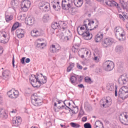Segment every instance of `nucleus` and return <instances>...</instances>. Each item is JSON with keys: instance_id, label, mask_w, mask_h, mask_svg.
<instances>
[{"instance_id": "obj_58", "label": "nucleus", "mask_w": 128, "mask_h": 128, "mask_svg": "<svg viewBox=\"0 0 128 128\" xmlns=\"http://www.w3.org/2000/svg\"><path fill=\"white\" fill-rule=\"evenodd\" d=\"M78 86H79V88H84V85L82 84H80V85Z\"/></svg>"}, {"instance_id": "obj_62", "label": "nucleus", "mask_w": 128, "mask_h": 128, "mask_svg": "<svg viewBox=\"0 0 128 128\" xmlns=\"http://www.w3.org/2000/svg\"><path fill=\"white\" fill-rule=\"evenodd\" d=\"M120 18L122 20H124V16H120Z\"/></svg>"}, {"instance_id": "obj_19", "label": "nucleus", "mask_w": 128, "mask_h": 128, "mask_svg": "<svg viewBox=\"0 0 128 128\" xmlns=\"http://www.w3.org/2000/svg\"><path fill=\"white\" fill-rule=\"evenodd\" d=\"M60 50V46L58 44H53L50 46V51L54 54L58 52Z\"/></svg>"}, {"instance_id": "obj_20", "label": "nucleus", "mask_w": 128, "mask_h": 128, "mask_svg": "<svg viewBox=\"0 0 128 128\" xmlns=\"http://www.w3.org/2000/svg\"><path fill=\"white\" fill-rule=\"evenodd\" d=\"M54 110L55 112H58V110H62L64 108V105H62V101L58 100L57 101V103H54ZM56 108H58L57 110Z\"/></svg>"}, {"instance_id": "obj_12", "label": "nucleus", "mask_w": 128, "mask_h": 128, "mask_svg": "<svg viewBox=\"0 0 128 128\" xmlns=\"http://www.w3.org/2000/svg\"><path fill=\"white\" fill-rule=\"evenodd\" d=\"M89 50L88 49L86 48H83L80 50L78 52V56L84 58V56H88V54Z\"/></svg>"}, {"instance_id": "obj_13", "label": "nucleus", "mask_w": 128, "mask_h": 128, "mask_svg": "<svg viewBox=\"0 0 128 128\" xmlns=\"http://www.w3.org/2000/svg\"><path fill=\"white\" fill-rule=\"evenodd\" d=\"M36 80H38L40 86L41 84H44L46 82L47 78L42 75V74H40V75H37L36 76Z\"/></svg>"}, {"instance_id": "obj_38", "label": "nucleus", "mask_w": 128, "mask_h": 128, "mask_svg": "<svg viewBox=\"0 0 128 128\" xmlns=\"http://www.w3.org/2000/svg\"><path fill=\"white\" fill-rule=\"evenodd\" d=\"M84 116V111L82 109H80L78 115V118H82V116Z\"/></svg>"}, {"instance_id": "obj_14", "label": "nucleus", "mask_w": 128, "mask_h": 128, "mask_svg": "<svg viewBox=\"0 0 128 128\" xmlns=\"http://www.w3.org/2000/svg\"><path fill=\"white\" fill-rule=\"evenodd\" d=\"M48 8H50V4L48 2H43L40 4V10L43 12H46Z\"/></svg>"}, {"instance_id": "obj_32", "label": "nucleus", "mask_w": 128, "mask_h": 128, "mask_svg": "<svg viewBox=\"0 0 128 128\" xmlns=\"http://www.w3.org/2000/svg\"><path fill=\"white\" fill-rule=\"evenodd\" d=\"M64 34L65 36V38L67 40H68L70 38L72 37V33L70 32V31L67 30L64 32Z\"/></svg>"}, {"instance_id": "obj_1", "label": "nucleus", "mask_w": 128, "mask_h": 128, "mask_svg": "<svg viewBox=\"0 0 128 128\" xmlns=\"http://www.w3.org/2000/svg\"><path fill=\"white\" fill-rule=\"evenodd\" d=\"M98 26V21L86 20L84 22V25L78 28L77 31L78 34L84 36V40H90L92 38V35L90 34L88 30H96Z\"/></svg>"}, {"instance_id": "obj_51", "label": "nucleus", "mask_w": 128, "mask_h": 128, "mask_svg": "<svg viewBox=\"0 0 128 128\" xmlns=\"http://www.w3.org/2000/svg\"><path fill=\"white\" fill-rule=\"evenodd\" d=\"M94 60H95L96 62H100V58H98L97 56H95L94 58Z\"/></svg>"}, {"instance_id": "obj_29", "label": "nucleus", "mask_w": 128, "mask_h": 128, "mask_svg": "<svg viewBox=\"0 0 128 128\" xmlns=\"http://www.w3.org/2000/svg\"><path fill=\"white\" fill-rule=\"evenodd\" d=\"M74 4L77 8H80L82 6V0H75L74 1Z\"/></svg>"}, {"instance_id": "obj_11", "label": "nucleus", "mask_w": 128, "mask_h": 128, "mask_svg": "<svg viewBox=\"0 0 128 128\" xmlns=\"http://www.w3.org/2000/svg\"><path fill=\"white\" fill-rule=\"evenodd\" d=\"M112 98H110V96H108L105 98L102 99L100 101V102L102 104L103 108H108L110 104H112Z\"/></svg>"}, {"instance_id": "obj_16", "label": "nucleus", "mask_w": 128, "mask_h": 128, "mask_svg": "<svg viewBox=\"0 0 128 128\" xmlns=\"http://www.w3.org/2000/svg\"><path fill=\"white\" fill-rule=\"evenodd\" d=\"M35 46L36 48H44V46H46V43L44 42L43 39H38L35 42Z\"/></svg>"}, {"instance_id": "obj_8", "label": "nucleus", "mask_w": 128, "mask_h": 128, "mask_svg": "<svg viewBox=\"0 0 128 128\" xmlns=\"http://www.w3.org/2000/svg\"><path fill=\"white\" fill-rule=\"evenodd\" d=\"M30 81L33 88H40V84L36 80V76L31 75L30 77Z\"/></svg>"}, {"instance_id": "obj_42", "label": "nucleus", "mask_w": 128, "mask_h": 128, "mask_svg": "<svg viewBox=\"0 0 128 128\" xmlns=\"http://www.w3.org/2000/svg\"><path fill=\"white\" fill-rule=\"evenodd\" d=\"M84 128H92V125L90 124V123H86L84 124Z\"/></svg>"}, {"instance_id": "obj_39", "label": "nucleus", "mask_w": 128, "mask_h": 128, "mask_svg": "<svg viewBox=\"0 0 128 128\" xmlns=\"http://www.w3.org/2000/svg\"><path fill=\"white\" fill-rule=\"evenodd\" d=\"M107 89L108 90H112V89L114 88V84H108L107 85Z\"/></svg>"}, {"instance_id": "obj_63", "label": "nucleus", "mask_w": 128, "mask_h": 128, "mask_svg": "<svg viewBox=\"0 0 128 128\" xmlns=\"http://www.w3.org/2000/svg\"><path fill=\"white\" fill-rule=\"evenodd\" d=\"M11 112L12 113V114H14V113H16V110H12V112Z\"/></svg>"}, {"instance_id": "obj_43", "label": "nucleus", "mask_w": 128, "mask_h": 128, "mask_svg": "<svg viewBox=\"0 0 128 128\" xmlns=\"http://www.w3.org/2000/svg\"><path fill=\"white\" fill-rule=\"evenodd\" d=\"M12 20V16H6V22H10Z\"/></svg>"}, {"instance_id": "obj_24", "label": "nucleus", "mask_w": 128, "mask_h": 128, "mask_svg": "<svg viewBox=\"0 0 128 128\" xmlns=\"http://www.w3.org/2000/svg\"><path fill=\"white\" fill-rule=\"evenodd\" d=\"M102 38H104V34L100 32H99L95 36V42H100Z\"/></svg>"}, {"instance_id": "obj_3", "label": "nucleus", "mask_w": 128, "mask_h": 128, "mask_svg": "<svg viewBox=\"0 0 128 128\" xmlns=\"http://www.w3.org/2000/svg\"><path fill=\"white\" fill-rule=\"evenodd\" d=\"M118 98L122 100H124L128 98V88L126 86H124L121 88L118 92Z\"/></svg>"}, {"instance_id": "obj_41", "label": "nucleus", "mask_w": 128, "mask_h": 128, "mask_svg": "<svg viewBox=\"0 0 128 128\" xmlns=\"http://www.w3.org/2000/svg\"><path fill=\"white\" fill-rule=\"evenodd\" d=\"M62 8L63 10H68V8H66L68 4H64V2H62Z\"/></svg>"}, {"instance_id": "obj_2", "label": "nucleus", "mask_w": 128, "mask_h": 128, "mask_svg": "<svg viewBox=\"0 0 128 128\" xmlns=\"http://www.w3.org/2000/svg\"><path fill=\"white\" fill-rule=\"evenodd\" d=\"M116 36L119 40H126V32L122 28L116 27L115 29Z\"/></svg>"}, {"instance_id": "obj_44", "label": "nucleus", "mask_w": 128, "mask_h": 128, "mask_svg": "<svg viewBox=\"0 0 128 128\" xmlns=\"http://www.w3.org/2000/svg\"><path fill=\"white\" fill-rule=\"evenodd\" d=\"M72 50H74V52H76L77 50H78V46L76 45H74L72 48Z\"/></svg>"}, {"instance_id": "obj_57", "label": "nucleus", "mask_w": 128, "mask_h": 128, "mask_svg": "<svg viewBox=\"0 0 128 128\" xmlns=\"http://www.w3.org/2000/svg\"><path fill=\"white\" fill-rule=\"evenodd\" d=\"M87 120L86 117L84 116L82 118V122H86Z\"/></svg>"}, {"instance_id": "obj_47", "label": "nucleus", "mask_w": 128, "mask_h": 128, "mask_svg": "<svg viewBox=\"0 0 128 128\" xmlns=\"http://www.w3.org/2000/svg\"><path fill=\"white\" fill-rule=\"evenodd\" d=\"M72 70V67H70V66H68L67 68V70H66L67 72H70V70Z\"/></svg>"}, {"instance_id": "obj_15", "label": "nucleus", "mask_w": 128, "mask_h": 128, "mask_svg": "<svg viewBox=\"0 0 128 128\" xmlns=\"http://www.w3.org/2000/svg\"><path fill=\"white\" fill-rule=\"evenodd\" d=\"M44 34V31L42 30H34L31 32V35L34 38L40 36Z\"/></svg>"}, {"instance_id": "obj_54", "label": "nucleus", "mask_w": 128, "mask_h": 128, "mask_svg": "<svg viewBox=\"0 0 128 128\" xmlns=\"http://www.w3.org/2000/svg\"><path fill=\"white\" fill-rule=\"evenodd\" d=\"M30 62V59L29 58H26V64H28V62Z\"/></svg>"}, {"instance_id": "obj_48", "label": "nucleus", "mask_w": 128, "mask_h": 128, "mask_svg": "<svg viewBox=\"0 0 128 128\" xmlns=\"http://www.w3.org/2000/svg\"><path fill=\"white\" fill-rule=\"evenodd\" d=\"M77 68H78V70H82V66H80V64L77 63Z\"/></svg>"}, {"instance_id": "obj_46", "label": "nucleus", "mask_w": 128, "mask_h": 128, "mask_svg": "<svg viewBox=\"0 0 128 128\" xmlns=\"http://www.w3.org/2000/svg\"><path fill=\"white\" fill-rule=\"evenodd\" d=\"M72 112H74V114H76L78 112V108H74L72 110Z\"/></svg>"}, {"instance_id": "obj_53", "label": "nucleus", "mask_w": 128, "mask_h": 128, "mask_svg": "<svg viewBox=\"0 0 128 128\" xmlns=\"http://www.w3.org/2000/svg\"><path fill=\"white\" fill-rule=\"evenodd\" d=\"M92 16V14L88 12H86V14H85V16Z\"/></svg>"}, {"instance_id": "obj_18", "label": "nucleus", "mask_w": 128, "mask_h": 128, "mask_svg": "<svg viewBox=\"0 0 128 128\" xmlns=\"http://www.w3.org/2000/svg\"><path fill=\"white\" fill-rule=\"evenodd\" d=\"M104 64L106 66V70L108 72L112 70L114 68V62H112V61H106L104 63Z\"/></svg>"}, {"instance_id": "obj_59", "label": "nucleus", "mask_w": 128, "mask_h": 128, "mask_svg": "<svg viewBox=\"0 0 128 128\" xmlns=\"http://www.w3.org/2000/svg\"><path fill=\"white\" fill-rule=\"evenodd\" d=\"M52 8H54V10H56V6L54 4H53Z\"/></svg>"}, {"instance_id": "obj_31", "label": "nucleus", "mask_w": 128, "mask_h": 128, "mask_svg": "<svg viewBox=\"0 0 128 128\" xmlns=\"http://www.w3.org/2000/svg\"><path fill=\"white\" fill-rule=\"evenodd\" d=\"M10 6L13 8H15L18 6V0H12L10 2Z\"/></svg>"}, {"instance_id": "obj_35", "label": "nucleus", "mask_w": 128, "mask_h": 128, "mask_svg": "<svg viewBox=\"0 0 128 128\" xmlns=\"http://www.w3.org/2000/svg\"><path fill=\"white\" fill-rule=\"evenodd\" d=\"M20 26V23L16 22L15 24H14L12 26V28H11V32H14Z\"/></svg>"}, {"instance_id": "obj_9", "label": "nucleus", "mask_w": 128, "mask_h": 128, "mask_svg": "<svg viewBox=\"0 0 128 128\" xmlns=\"http://www.w3.org/2000/svg\"><path fill=\"white\" fill-rule=\"evenodd\" d=\"M120 121L123 124L128 125V113H122L119 116Z\"/></svg>"}, {"instance_id": "obj_5", "label": "nucleus", "mask_w": 128, "mask_h": 128, "mask_svg": "<svg viewBox=\"0 0 128 128\" xmlns=\"http://www.w3.org/2000/svg\"><path fill=\"white\" fill-rule=\"evenodd\" d=\"M10 40V34L5 31L0 32V42L6 44Z\"/></svg>"}, {"instance_id": "obj_30", "label": "nucleus", "mask_w": 128, "mask_h": 128, "mask_svg": "<svg viewBox=\"0 0 128 128\" xmlns=\"http://www.w3.org/2000/svg\"><path fill=\"white\" fill-rule=\"evenodd\" d=\"M94 126L95 128H104V125L100 121H96Z\"/></svg>"}, {"instance_id": "obj_4", "label": "nucleus", "mask_w": 128, "mask_h": 128, "mask_svg": "<svg viewBox=\"0 0 128 128\" xmlns=\"http://www.w3.org/2000/svg\"><path fill=\"white\" fill-rule=\"evenodd\" d=\"M32 104L35 106H40L42 104V99L38 96L33 95L31 97Z\"/></svg>"}, {"instance_id": "obj_40", "label": "nucleus", "mask_w": 128, "mask_h": 128, "mask_svg": "<svg viewBox=\"0 0 128 128\" xmlns=\"http://www.w3.org/2000/svg\"><path fill=\"white\" fill-rule=\"evenodd\" d=\"M84 80L86 82H88V84H92V79H90L88 76L85 77Z\"/></svg>"}, {"instance_id": "obj_56", "label": "nucleus", "mask_w": 128, "mask_h": 128, "mask_svg": "<svg viewBox=\"0 0 128 128\" xmlns=\"http://www.w3.org/2000/svg\"><path fill=\"white\" fill-rule=\"evenodd\" d=\"M12 66L14 68V57L13 56L12 60Z\"/></svg>"}, {"instance_id": "obj_60", "label": "nucleus", "mask_w": 128, "mask_h": 128, "mask_svg": "<svg viewBox=\"0 0 128 128\" xmlns=\"http://www.w3.org/2000/svg\"><path fill=\"white\" fill-rule=\"evenodd\" d=\"M67 8L68 9V8H70V4H67Z\"/></svg>"}, {"instance_id": "obj_17", "label": "nucleus", "mask_w": 128, "mask_h": 128, "mask_svg": "<svg viewBox=\"0 0 128 128\" xmlns=\"http://www.w3.org/2000/svg\"><path fill=\"white\" fill-rule=\"evenodd\" d=\"M22 122V118L20 116L14 117L12 119V124L14 126H18Z\"/></svg>"}, {"instance_id": "obj_23", "label": "nucleus", "mask_w": 128, "mask_h": 128, "mask_svg": "<svg viewBox=\"0 0 128 128\" xmlns=\"http://www.w3.org/2000/svg\"><path fill=\"white\" fill-rule=\"evenodd\" d=\"M105 4H107V6H116V8H118V4L114 0H108V2L105 1Z\"/></svg>"}, {"instance_id": "obj_6", "label": "nucleus", "mask_w": 128, "mask_h": 128, "mask_svg": "<svg viewBox=\"0 0 128 128\" xmlns=\"http://www.w3.org/2000/svg\"><path fill=\"white\" fill-rule=\"evenodd\" d=\"M30 1L29 0H23L20 4L21 10L22 12H28V8H30Z\"/></svg>"}, {"instance_id": "obj_55", "label": "nucleus", "mask_w": 128, "mask_h": 128, "mask_svg": "<svg viewBox=\"0 0 128 128\" xmlns=\"http://www.w3.org/2000/svg\"><path fill=\"white\" fill-rule=\"evenodd\" d=\"M50 34H54V29H51L50 30Z\"/></svg>"}, {"instance_id": "obj_33", "label": "nucleus", "mask_w": 128, "mask_h": 128, "mask_svg": "<svg viewBox=\"0 0 128 128\" xmlns=\"http://www.w3.org/2000/svg\"><path fill=\"white\" fill-rule=\"evenodd\" d=\"M60 26V22L58 23L57 22H54L52 24V28L53 30H56Z\"/></svg>"}, {"instance_id": "obj_61", "label": "nucleus", "mask_w": 128, "mask_h": 128, "mask_svg": "<svg viewBox=\"0 0 128 128\" xmlns=\"http://www.w3.org/2000/svg\"><path fill=\"white\" fill-rule=\"evenodd\" d=\"M6 14H8V12H6L5 14V16H12V15H8Z\"/></svg>"}, {"instance_id": "obj_49", "label": "nucleus", "mask_w": 128, "mask_h": 128, "mask_svg": "<svg viewBox=\"0 0 128 128\" xmlns=\"http://www.w3.org/2000/svg\"><path fill=\"white\" fill-rule=\"evenodd\" d=\"M69 66H70L72 68H74V63H72V62L70 63Z\"/></svg>"}, {"instance_id": "obj_34", "label": "nucleus", "mask_w": 128, "mask_h": 128, "mask_svg": "<svg viewBox=\"0 0 128 128\" xmlns=\"http://www.w3.org/2000/svg\"><path fill=\"white\" fill-rule=\"evenodd\" d=\"M2 76L4 78H8L10 76V72L9 70H5L2 72Z\"/></svg>"}, {"instance_id": "obj_10", "label": "nucleus", "mask_w": 128, "mask_h": 128, "mask_svg": "<svg viewBox=\"0 0 128 128\" xmlns=\"http://www.w3.org/2000/svg\"><path fill=\"white\" fill-rule=\"evenodd\" d=\"M114 42V40L112 38H104L102 42V44L104 48H108Z\"/></svg>"}, {"instance_id": "obj_50", "label": "nucleus", "mask_w": 128, "mask_h": 128, "mask_svg": "<svg viewBox=\"0 0 128 128\" xmlns=\"http://www.w3.org/2000/svg\"><path fill=\"white\" fill-rule=\"evenodd\" d=\"M25 60H26V58H24V57L22 58L21 59L20 62L22 64H24Z\"/></svg>"}, {"instance_id": "obj_37", "label": "nucleus", "mask_w": 128, "mask_h": 128, "mask_svg": "<svg viewBox=\"0 0 128 128\" xmlns=\"http://www.w3.org/2000/svg\"><path fill=\"white\" fill-rule=\"evenodd\" d=\"M76 76H71L70 78V80L72 82V84H76Z\"/></svg>"}, {"instance_id": "obj_7", "label": "nucleus", "mask_w": 128, "mask_h": 128, "mask_svg": "<svg viewBox=\"0 0 128 128\" xmlns=\"http://www.w3.org/2000/svg\"><path fill=\"white\" fill-rule=\"evenodd\" d=\"M7 94L10 98L14 100L20 96V92L18 90L12 89L7 92Z\"/></svg>"}, {"instance_id": "obj_52", "label": "nucleus", "mask_w": 128, "mask_h": 128, "mask_svg": "<svg viewBox=\"0 0 128 128\" xmlns=\"http://www.w3.org/2000/svg\"><path fill=\"white\" fill-rule=\"evenodd\" d=\"M2 52H4V49H2V46H0V55H1Z\"/></svg>"}, {"instance_id": "obj_64", "label": "nucleus", "mask_w": 128, "mask_h": 128, "mask_svg": "<svg viewBox=\"0 0 128 128\" xmlns=\"http://www.w3.org/2000/svg\"><path fill=\"white\" fill-rule=\"evenodd\" d=\"M115 96H118V92L116 90H115Z\"/></svg>"}, {"instance_id": "obj_27", "label": "nucleus", "mask_w": 128, "mask_h": 128, "mask_svg": "<svg viewBox=\"0 0 128 128\" xmlns=\"http://www.w3.org/2000/svg\"><path fill=\"white\" fill-rule=\"evenodd\" d=\"M60 28H61V30H66L68 23L62 21L60 22Z\"/></svg>"}, {"instance_id": "obj_25", "label": "nucleus", "mask_w": 128, "mask_h": 128, "mask_svg": "<svg viewBox=\"0 0 128 128\" xmlns=\"http://www.w3.org/2000/svg\"><path fill=\"white\" fill-rule=\"evenodd\" d=\"M0 118H3V120L8 118V112L4 109H1L0 110Z\"/></svg>"}, {"instance_id": "obj_45", "label": "nucleus", "mask_w": 128, "mask_h": 128, "mask_svg": "<svg viewBox=\"0 0 128 128\" xmlns=\"http://www.w3.org/2000/svg\"><path fill=\"white\" fill-rule=\"evenodd\" d=\"M64 104L67 108L70 106V102L68 101H65Z\"/></svg>"}, {"instance_id": "obj_22", "label": "nucleus", "mask_w": 128, "mask_h": 128, "mask_svg": "<svg viewBox=\"0 0 128 128\" xmlns=\"http://www.w3.org/2000/svg\"><path fill=\"white\" fill-rule=\"evenodd\" d=\"M128 82V76L126 75L122 76L118 80L120 84H126Z\"/></svg>"}, {"instance_id": "obj_26", "label": "nucleus", "mask_w": 128, "mask_h": 128, "mask_svg": "<svg viewBox=\"0 0 128 128\" xmlns=\"http://www.w3.org/2000/svg\"><path fill=\"white\" fill-rule=\"evenodd\" d=\"M34 22V18L30 16H28L26 18L25 22L26 24H28V26H32Z\"/></svg>"}, {"instance_id": "obj_36", "label": "nucleus", "mask_w": 128, "mask_h": 128, "mask_svg": "<svg viewBox=\"0 0 128 128\" xmlns=\"http://www.w3.org/2000/svg\"><path fill=\"white\" fill-rule=\"evenodd\" d=\"M70 126H72V128H80V125L79 124L74 122H70Z\"/></svg>"}, {"instance_id": "obj_28", "label": "nucleus", "mask_w": 128, "mask_h": 128, "mask_svg": "<svg viewBox=\"0 0 128 128\" xmlns=\"http://www.w3.org/2000/svg\"><path fill=\"white\" fill-rule=\"evenodd\" d=\"M120 2L121 4V8L124 10L128 8V3L124 2V0H120Z\"/></svg>"}, {"instance_id": "obj_21", "label": "nucleus", "mask_w": 128, "mask_h": 128, "mask_svg": "<svg viewBox=\"0 0 128 128\" xmlns=\"http://www.w3.org/2000/svg\"><path fill=\"white\" fill-rule=\"evenodd\" d=\"M16 34L18 38H22L24 36V30L22 29H18L16 31Z\"/></svg>"}]
</instances>
